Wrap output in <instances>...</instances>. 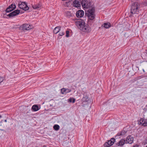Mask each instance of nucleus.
<instances>
[{
	"instance_id": "nucleus-1",
	"label": "nucleus",
	"mask_w": 147,
	"mask_h": 147,
	"mask_svg": "<svg viewBox=\"0 0 147 147\" xmlns=\"http://www.w3.org/2000/svg\"><path fill=\"white\" fill-rule=\"evenodd\" d=\"M75 24L78 28L83 32L89 33L91 31V28L87 24L85 25L84 20L79 19L75 22Z\"/></svg>"
},
{
	"instance_id": "nucleus-2",
	"label": "nucleus",
	"mask_w": 147,
	"mask_h": 147,
	"mask_svg": "<svg viewBox=\"0 0 147 147\" xmlns=\"http://www.w3.org/2000/svg\"><path fill=\"white\" fill-rule=\"evenodd\" d=\"M140 9V3H139L136 2L132 3L131 9L130 13L132 14L135 13L138 14L139 12Z\"/></svg>"
},
{
	"instance_id": "nucleus-3",
	"label": "nucleus",
	"mask_w": 147,
	"mask_h": 147,
	"mask_svg": "<svg viewBox=\"0 0 147 147\" xmlns=\"http://www.w3.org/2000/svg\"><path fill=\"white\" fill-rule=\"evenodd\" d=\"M18 5L20 8L25 11L29 9V7L25 2H22L20 1Z\"/></svg>"
},
{
	"instance_id": "nucleus-4",
	"label": "nucleus",
	"mask_w": 147,
	"mask_h": 147,
	"mask_svg": "<svg viewBox=\"0 0 147 147\" xmlns=\"http://www.w3.org/2000/svg\"><path fill=\"white\" fill-rule=\"evenodd\" d=\"M81 3L82 7L84 8H88L91 7V3L87 0H82Z\"/></svg>"
},
{
	"instance_id": "nucleus-5",
	"label": "nucleus",
	"mask_w": 147,
	"mask_h": 147,
	"mask_svg": "<svg viewBox=\"0 0 147 147\" xmlns=\"http://www.w3.org/2000/svg\"><path fill=\"white\" fill-rule=\"evenodd\" d=\"M16 6L15 4H11L6 9L5 15H6V13H9L13 11L16 8Z\"/></svg>"
},
{
	"instance_id": "nucleus-6",
	"label": "nucleus",
	"mask_w": 147,
	"mask_h": 147,
	"mask_svg": "<svg viewBox=\"0 0 147 147\" xmlns=\"http://www.w3.org/2000/svg\"><path fill=\"white\" fill-rule=\"evenodd\" d=\"M20 10L16 9L9 13L8 15H6L7 16H9V18H12L18 15L20 13Z\"/></svg>"
},
{
	"instance_id": "nucleus-7",
	"label": "nucleus",
	"mask_w": 147,
	"mask_h": 147,
	"mask_svg": "<svg viewBox=\"0 0 147 147\" xmlns=\"http://www.w3.org/2000/svg\"><path fill=\"white\" fill-rule=\"evenodd\" d=\"M138 123L141 124L144 126H147V119H144L143 118H141L140 120L139 121Z\"/></svg>"
},
{
	"instance_id": "nucleus-8",
	"label": "nucleus",
	"mask_w": 147,
	"mask_h": 147,
	"mask_svg": "<svg viewBox=\"0 0 147 147\" xmlns=\"http://www.w3.org/2000/svg\"><path fill=\"white\" fill-rule=\"evenodd\" d=\"M134 139L131 136H128L125 140L126 144H131L133 142Z\"/></svg>"
},
{
	"instance_id": "nucleus-9",
	"label": "nucleus",
	"mask_w": 147,
	"mask_h": 147,
	"mask_svg": "<svg viewBox=\"0 0 147 147\" xmlns=\"http://www.w3.org/2000/svg\"><path fill=\"white\" fill-rule=\"evenodd\" d=\"M83 97L82 100L83 102H86L89 101V98L87 95V93L86 92H84L83 93Z\"/></svg>"
},
{
	"instance_id": "nucleus-10",
	"label": "nucleus",
	"mask_w": 147,
	"mask_h": 147,
	"mask_svg": "<svg viewBox=\"0 0 147 147\" xmlns=\"http://www.w3.org/2000/svg\"><path fill=\"white\" fill-rule=\"evenodd\" d=\"M125 144H126L125 140V139H122L119 141L117 143L116 145L118 146L122 147Z\"/></svg>"
},
{
	"instance_id": "nucleus-11",
	"label": "nucleus",
	"mask_w": 147,
	"mask_h": 147,
	"mask_svg": "<svg viewBox=\"0 0 147 147\" xmlns=\"http://www.w3.org/2000/svg\"><path fill=\"white\" fill-rule=\"evenodd\" d=\"M84 11L82 10H79L76 13V16L78 18H81L84 15Z\"/></svg>"
},
{
	"instance_id": "nucleus-12",
	"label": "nucleus",
	"mask_w": 147,
	"mask_h": 147,
	"mask_svg": "<svg viewBox=\"0 0 147 147\" xmlns=\"http://www.w3.org/2000/svg\"><path fill=\"white\" fill-rule=\"evenodd\" d=\"M85 15L87 16L88 18V21H90V20H94L95 18V14H92L91 15L90 14H87V13H85Z\"/></svg>"
},
{
	"instance_id": "nucleus-13",
	"label": "nucleus",
	"mask_w": 147,
	"mask_h": 147,
	"mask_svg": "<svg viewBox=\"0 0 147 147\" xmlns=\"http://www.w3.org/2000/svg\"><path fill=\"white\" fill-rule=\"evenodd\" d=\"M28 24H24L22 25V26H21V28H22V29L23 30H28L30 29H31V27Z\"/></svg>"
},
{
	"instance_id": "nucleus-14",
	"label": "nucleus",
	"mask_w": 147,
	"mask_h": 147,
	"mask_svg": "<svg viewBox=\"0 0 147 147\" xmlns=\"http://www.w3.org/2000/svg\"><path fill=\"white\" fill-rule=\"evenodd\" d=\"M127 131L125 130H124V129L121 131L119 132L117 134V136H123L126 134L127 133Z\"/></svg>"
},
{
	"instance_id": "nucleus-15",
	"label": "nucleus",
	"mask_w": 147,
	"mask_h": 147,
	"mask_svg": "<svg viewBox=\"0 0 147 147\" xmlns=\"http://www.w3.org/2000/svg\"><path fill=\"white\" fill-rule=\"evenodd\" d=\"M74 6L76 7H79L81 6V4L78 0H75L74 2Z\"/></svg>"
},
{
	"instance_id": "nucleus-16",
	"label": "nucleus",
	"mask_w": 147,
	"mask_h": 147,
	"mask_svg": "<svg viewBox=\"0 0 147 147\" xmlns=\"http://www.w3.org/2000/svg\"><path fill=\"white\" fill-rule=\"evenodd\" d=\"M113 144V142L111 141L110 140H109L108 142L105 143L104 144V146L105 147H109L111 146Z\"/></svg>"
},
{
	"instance_id": "nucleus-17",
	"label": "nucleus",
	"mask_w": 147,
	"mask_h": 147,
	"mask_svg": "<svg viewBox=\"0 0 147 147\" xmlns=\"http://www.w3.org/2000/svg\"><path fill=\"white\" fill-rule=\"evenodd\" d=\"M95 8L94 7H92L91 9H89L88 11V13L87 14H90L91 15L94 14V12L95 11Z\"/></svg>"
},
{
	"instance_id": "nucleus-18",
	"label": "nucleus",
	"mask_w": 147,
	"mask_h": 147,
	"mask_svg": "<svg viewBox=\"0 0 147 147\" xmlns=\"http://www.w3.org/2000/svg\"><path fill=\"white\" fill-rule=\"evenodd\" d=\"M111 25L110 23L107 22L104 23L102 26L105 28H108L111 27Z\"/></svg>"
},
{
	"instance_id": "nucleus-19",
	"label": "nucleus",
	"mask_w": 147,
	"mask_h": 147,
	"mask_svg": "<svg viewBox=\"0 0 147 147\" xmlns=\"http://www.w3.org/2000/svg\"><path fill=\"white\" fill-rule=\"evenodd\" d=\"M61 28V26H57L55 27L53 30L54 33L55 34L57 33L60 31Z\"/></svg>"
},
{
	"instance_id": "nucleus-20",
	"label": "nucleus",
	"mask_w": 147,
	"mask_h": 147,
	"mask_svg": "<svg viewBox=\"0 0 147 147\" xmlns=\"http://www.w3.org/2000/svg\"><path fill=\"white\" fill-rule=\"evenodd\" d=\"M41 3H39L36 5H34L32 6V7L34 9H38L41 7Z\"/></svg>"
},
{
	"instance_id": "nucleus-21",
	"label": "nucleus",
	"mask_w": 147,
	"mask_h": 147,
	"mask_svg": "<svg viewBox=\"0 0 147 147\" xmlns=\"http://www.w3.org/2000/svg\"><path fill=\"white\" fill-rule=\"evenodd\" d=\"M32 109L33 111H38L39 108L37 105H34L32 106Z\"/></svg>"
},
{
	"instance_id": "nucleus-22",
	"label": "nucleus",
	"mask_w": 147,
	"mask_h": 147,
	"mask_svg": "<svg viewBox=\"0 0 147 147\" xmlns=\"http://www.w3.org/2000/svg\"><path fill=\"white\" fill-rule=\"evenodd\" d=\"M65 14L66 16L67 17L69 18H70L72 16V15H73L69 11H66L65 12Z\"/></svg>"
},
{
	"instance_id": "nucleus-23",
	"label": "nucleus",
	"mask_w": 147,
	"mask_h": 147,
	"mask_svg": "<svg viewBox=\"0 0 147 147\" xmlns=\"http://www.w3.org/2000/svg\"><path fill=\"white\" fill-rule=\"evenodd\" d=\"M53 128L55 130L57 131L59 129L60 127L59 125L56 124L53 126Z\"/></svg>"
},
{
	"instance_id": "nucleus-24",
	"label": "nucleus",
	"mask_w": 147,
	"mask_h": 147,
	"mask_svg": "<svg viewBox=\"0 0 147 147\" xmlns=\"http://www.w3.org/2000/svg\"><path fill=\"white\" fill-rule=\"evenodd\" d=\"M68 101L70 102H72L73 103H74L76 101L75 98H70L68 99Z\"/></svg>"
},
{
	"instance_id": "nucleus-25",
	"label": "nucleus",
	"mask_w": 147,
	"mask_h": 147,
	"mask_svg": "<svg viewBox=\"0 0 147 147\" xmlns=\"http://www.w3.org/2000/svg\"><path fill=\"white\" fill-rule=\"evenodd\" d=\"M61 93L63 94H66V91H65V88H63L61 89Z\"/></svg>"
},
{
	"instance_id": "nucleus-26",
	"label": "nucleus",
	"mask_w": 147,
	"mask_h": 147,
	"mask_svg": "<svg viewBox=\"0 0 147 147\" xmlns=\"http://www.w3.org/2000/svg\"><path fill=\"white\" fill-rule=\"evenodd\" d=\"M69 32L68 30H67L66 31V36L67 37H68L69 36Z\"/></svg>"
},
{
	"instance_id": "nucleus-27",
	"label": "nucleus",
	"mask_w": 147,
	"mask_h": 147,
	"mask_svg": "<svg viewBox=\"0 0 147 147\" xmlns=\"http://www.w3.org/2000/svg\"><path fill=\"white\" fill-rule=\"evenodd\" d=\"M66 94L68 93L71 91V90L68 89H65Z\"/></svg>"
},
{
	"instance_id": "nucleus-28",
	"label": "nucleus",
	"mask_w": 147,
	"mask_h": 147,
	"mask_svg": "<svg viewBox=\"0 0 147 147\" xmlns=\"http://www.w3.org/2000/svg\"><path fill=\"white\" fill-rule=\"evenodd\" d=\"M110 141H111L112 142H113V144H114V142H115V138H112L111 139Z\"/></svg>"
},
{
	"instance_id": "nucleus-29",
	"label": "nucleus",
	"mask_w": 147,
	"mask_h": 147,
	"mask_svg": "<svg viewBox=\"0 0 147 147\" xmlns=\"http://www.w3.org/2000/svg\"><path fill=\"white\" fill-rule=\"evenodd\" d=\"M65 34L64 32H60L59 33V35L60 36H62Z\"/></svg>"
},
{
	"instance_id": "nucleus-30",
	"label": "nucleus",
	"mask_w": 147,
	"mask_h": 147,
	"mask_svg": "<svg viewBox=\"0 0 147 147\" xmlns=\"http://www.w3.org/2000/svg\"><path fill=\"white\" fill-rule=\"evenodd\" d=\"M4 80L3 78L0 77V84Z\"/></svg>"
},
{
	"instance_id": "nucleus-31",
	"label": "nucleus",
	"mask_w": 147,
	"mask_h": 147,
	"mask_svg": "<svg viewBox=\"0 0 147 147\" xmlns=\"http://www.w3.org/2000/svg\"><path fill=\"white\" fill-rule=\"evenodd\" d=\"M143 4L145 6H147V1H145L144 3Z\"/></svg>"
},
{
	"instance_id": "nucleus-32",
	"label": "nucleus",
	"mask_w": 147,
	"mask_h": 147,
	"mask_svg": "<svg viewBox=\"0 0 147 147\" xmlns=\"http://www.w3.org/2000/svg\"><path fill=\"white\" fill-rule=\"evenodd\" d=\"M133 147H139V146L137 144H136Z\"/></svg>"
},
{
	"instance_id": "nucleus-33",
	"label": "nucleus",
	"mask_w": 147,
	"mask_h": 147,
	"mask_svg": "<svg viewBox=\"0 0 147 147\" xmlns=\"http://www.w3.org/2000/svg\"><path fill=\"white\" fill-rule=\"evenodd\" d=\"M4 121H5V122H7V120H6V119Z\"/></svg>"
},
{
	"instance_id": "nucleus-34",
	"label": "nucleus",
	"mask_w": 147,
	"mask_h": 147,
	"mask_svg": "<svg viewBox=\"0 0 147 147\" xmlns=\"http://www.w3.org/2000/svg\"><path fill=\"white\" fill-rule=\"evenodd\" d=\"M43 147H47L46 146H45L44 145L43 146Z\"/></svg>"
},
{
	"instance_id": "nucleus-35",
	"label": "nucleus",
	"mask_w": 147,
	"mask_h": 147,
	"mask_svg": "<svg viewBox=\"0 0 147 147\" xmlns=\"http://www.w3.org/2000/svg\"><path fill=\"white\" fill-rule=\"evenodd\" d=\"M132 16V15H131H131H130V17H131V16Z\"/></svg>"
},
{
	"instance_id": "nucleus-36",
	"label": "nucleus",
	"mask_w": 147,
	"mask_h": 147,
	"mask_svg": "<svg viewBox=\"0 0 147 147\" xmlns=\"http://www.w3.org/2000/svg\"><path fill=\"white\" fill-rule=\"evenodd\" d=\"M2 117L0 115V118H1Z\"/></svg>"
},
{
	"instance_id": "nucleus-37",
	"label": "nucleus",
	"mask_w": 147,
	"mask_h": 147,
	"mask_svg": "<svg viewBox=\"0 0 147 147\" xmlns=\"http://www.w3.org/2000/svg\"><path fill=\"white\" fill-rule=\"evenodd\" d=\"M143 71L144 72V69H143Z\"/></svg>"
},
{
	"instance_id": "nucleus-38",
	"label": "nucleus",
	"mask_w": 147,
	"mask_h": 147,
	"mask_svg": "<svg viewBox=\"0 0 147 147\" xmlns=\"http://www.w3.org/2000/svg\"><path fill=\"white\" fill-rule=\"evenodd\" d=\"M146 51H147V50H146Z\"/></svg>"
},
{
	"instance_id": "nucleus-39",
	"label": "nucleus",
	"mask_w": 147,
	"mask_h": 147,
	"mask_svg": "<svg viewBox=\"0 0 147 147\" xmlns=\"http://www.w3.org/2000/svg\"><path fill=\"white\" fill-rule=\"evenodd\" d=\"M146 147H147V145L146 146Z\"/></svg>"
},
{
	"instance_id": "nucleus-40",
	"label": "nucleus",
	"mask_w": 147,
	"mask_h": 147,
	"mask_svg": "<svg viewBox=\"0 0 147 147\" xmlns=\"http://www.w3.org/2000/svg\"><path fill=\"white\" fill-rule=\"evenodd\" d=\"M9 147H11V146H9Z\"/></svg>"
}]
</instances>
